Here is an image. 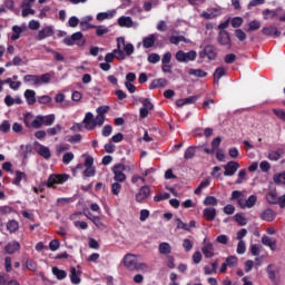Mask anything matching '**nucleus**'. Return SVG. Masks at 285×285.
Listing matches in <instances>:
<instances>
[{"mask_svg":"<svg viewBox=\"0 0 285 285\" xmlns=\"http://www.w3.org/2000/svg\"><path fill=\"white\" fill-rule=\"evenodd\" d=\"M262 244L264 246H268V248H271V250H275V248H277V240H275L268 236L262 237Z\"/></svg>","mask_w":285,"mask_h":285,"instance_id":"obj_30","label":"nucleus"},{"mask_svg":"<svg viewBox=\"0 0 285 285\" xmlns=\"http://www.w3.org/2000/svg\"><path fill=\"white\" fill-rule=\"evenodd\" d=\"M23 81L30 86L39 87V76L37 75H27L23 77Z\"/></svg>","mask_w":285,"mask_h":285,"instance_id":"obj_31","label":"nucleus"},{"mask_svg":"<svg viewBox=\"0 0 285 285\" xmlns=\"http://www.w3.org/2000/svg\"><path fill=\"white\" fill-rule=\"evenodd\" d=\"M121 48L125 50L128 57L135 52V46H132V43H126V39H124V45H121Z\"/></svg>","mask_w":285,"mask_h":285,"instance_id":"obj_42","label":"nucleus"},{"mask_svg":"<svg viewBox=\"0 0 285 285\" xmlns=\"http://www.w3.org/2000/svg\"><path fill=\"white\" fill-rule=\"evenodd\" d=\"M24 125L27 126V128H35V129H39L41 128V126H43V120L41 118V116H37L36 118H33L31 116V114H27L24 115Z\"/></svg>","mask_w":285,"mask_h":285,"instance_id":"obj_3","label":"nucleus"},{"mask_svg":"<svg viewBox=\"0 0 285 285\" xmlns=\"http://www.w3.org/2000/svg\"><path fill=\"white\" fill-rule=\"evenodd\" d=\"M7 230H9V233H17V230H19V223L17 220H9Z\"/></svg>","mask_w":285,"mask_h":285,"instance_id":"obj_43","label":"nucleus"},{"mask_svg":"<svg viewBox=\"0 0 285 285\" xmlns=\"http://www.w3.org/2000/svg\"><path fill=\"white\" fill-rule=\"evenodd\" d=\"M50 79H52L50 73H43L39 76V86H43V83H50Z\"/></svg>","mask_w":285,"mask_h":285,"instance_id":"obj_50","label":"nucleus"},{"mask_svg":"<svg viewBox=\"0 0 285 285\" xmlns=\"http://www.w3.org/2000/svg\"><path fill=\"white\" fill-rule=\"evenodd\" d=\"M217 41L220 46H225L228 50L233 48V41L230 40V33L228 31H219Z\"/></svg>","mask_w":285,"mask_h":285,"instance_id":"obj_8","label":"nucleus"},{"mask_svg":"<svg viewBox=\"0 0 285 285\" xmlns=\"http://www.w3.org/2000/svg\"><path fill=\"white\" fill-rule=\"evenodd\" d=\"M61 246V243L58 239H53L49 243V249L52 250V253H55L56 250H59Z\"/></svg>","mask_w":285,"mask_h":285,"instance_id":"obj_59","label":"nucleus"},{"mask_svg":"<svg viewBox=\"0 0 285 285\" xmlns=\"http://www.w3.org/2000/svg\"><path fill=\"white\" fill-rule=\"evenodd\" d=\"M68 179H70V175L68 174H52L47 180V186L48 188H52V186H55L56 184H65V181H68Z\"/></svg>","mask_w":285,"mask_h":285,"instance_id":"obj_5","label":"nucleus"},{"mask_svg":"<svg viewBox=\"0 0 285 285\" xmlns=\"http://www.w3.org/2000/svg\"><path fill=\"white\" fill-rule=\"evenodd\" d=\"M202 253L206 259L215 257V246L210 243V240H208V238L203 240Z\"/></svg>","mask_w":285,"mask_h":285,"instance_id":"obj_6","label":"nucleus"},{"mask_svg":"<svg viewBox=\"0 0 285 285\" xmlns=\"http://www.w3.org/2000/svg\"><path fill=\"white\" fill-rule=\"evenodd\" d=\"M26 173L23 171H16V177L12 180V184H14V186H21V181H23V179H26Z\"/></svg>","mask_w":285,"mask_h":285,"instance_id":"obj_38","label":"nucleus"},{"mask_svg":"<svg viewBox=\"0 0 285 285\" xmlns=\"http://www.w3.org/2000/svg\"><path fill=\"white\" fill-rule=\"evenodd\" d=\"M259 28H262V22H259L258 20H253L249 22L248 32L259 30Z\"/></svg>","mask_w":285,"mask_h":285,"instance_id":"obj_55","label":"nucleus"},{"mask_svg":"<svg viewBox=\"0 0 285 285\" xmlns=\"http://www.w3.org/2000/svg\"><path fill=\"white\" fill-rule=\"evenodd\" d=\"M197 153V147L190 146L185 150L184 158L185 159H193Z\"/></svg>","mask_w":285,"mask_h":285,"instance_id":"obj_39","label":"nucleus"},{"mask_svg":"<svg viewBox=\"0 0 285 285\" xmlns=\"http://www.w3.org/2000/svg\"><path fill=\"white\" fill-rule=\"evenodd\" d=\"M255 204H257V196L255 195H250L247 199H238V206H240V208H253Z\"/></svg>","mask_w":285,"mask_h":285,"instance_id":"obj_12","label":"nucleus"},{"mask_svg":"<svg viewBox=\"0 0 285 285\" xmlns=\"http://www.w3.org/2000/svg\"><path fill=\"white\" fill-rule=\"evenodd\" d=\"M24 266L26 268H28V271H31L32 273L37 272V262L32 259H27Z\"/></svg>","mask_w":285,"mask_h":285,"instance_id":"obj_52","label":"nucleus"},{"mask_svg":"<svg viewBox=\"0 0 285 285\" xmlns=\"http://www.w3.org/2000/svg\"><path fill=\"white\" fill-rule=\"evenodd\" d=\"M52 275L57 277V279H66L68 277V273L59 267H52Z\"/></svg>","mask_w":285,"mask_h":285,"instance_id":"obj_33","label":"nucleus"},{"mask_svg":"<svg viewBox=\"0 0 285 285\" xmlns=\"http://www.w3.org/2000/svg\"><path fill=\"white\" fill-rule=\"evenodd\" d=\"M203 216L207 222H214L217 217V209L214 207H207L203 210Z\"/></svg>","mask_w":285,"mask_h":285,"instance_id":"obj_21","label":"nucleus"},{"mask_svg":"<svg viewBox=\"0 0 285 285\" xmlns=\"http://www.w3.org/2000/svg\"><path fill=\"white\" fill-rule=\"evenodd\" d=\"M225 263L227 264V266H229V268H235L238 263L237 256H228Z\"/></svg>","mask_w":285,"mask_h":285,"instance_id":"obj_49","label":"nucleus"},{"mask_svg":"<svg viewBox=\"0 0 285 285\" xmlns=\"http://www.w3.org/2000/svg\"><path fill=\"white\" fill-rule=\"evenodd\" d=\"M147 61L149 63H159V61H161V56H159V53H150Z\"/></svg>","mask_w":285,"mask_h":285,"instance_id":"obj_53","label":"nucleus"},{"mask_svg":"<svg viewBox=\"0 0 285 285\" xmlns=\"http://www.w3.org/2000/svg\"><path fill=\"white\" fill-rule=\"evenodd\" d=\"M0 132H10V121L8 120H3L1 124H0Z\"/></svg>","mask_w":285,"mask_h":285,"instance_id":"obj_62","label":"nucleus"},{"mask_svg":"<svg viewBox=\"0 0 285 285\" xmlns=\"http://www.w3.org/2000/svg\"><path fill=\"white\" fill-rule=\"evenodd\" d=\"M65 46H79L80 48L86 46V39H83V33L81 31L75 32L71 37L63 39Z\"/></svg>","mask_w":285,"mask_h":285,"instance_id":"obj_1","label":"nucleus"},{"mask_svg":"<svg viewBox=\"0 0 285 285\" xmlns=\"http://www.w3.org/2000/svg\"><path fill=\"white\" fill-rule=\"evenodd\" d=\"M150 197V187L142 186L139 191L136 194V202L138 204H142L145 199H148Z\"/></svg>","mask_w":285,"mask_h":285,"instance_id":"obj_13","label":"nucleus"},{"mask_svg":"<svg viewBox=\"0 0 285 285\" xmlns=\"http://www.w3.org/2000/svg\"><path fill=\"white\" fill-rule=\"evenodd\" d=\"M95 28L97 37H104L105 35H108V32H110V29L104 24L95 26Z\"/></svg>","mask_w":285,"mask_h":285,"instance_id":"obj_37","label":"nucleus"},{"mask_svg":"<svg viewBox=\"0 0 285 285\" xmlns=\"http://www.w3.org/2000/svg\"><path fill=\"white\" fill-rule=\"evenodd\" d=\"M11 30H12L11 41H17L18 39L21 38V32H23V30H26V26L19 27L17 24H14Z\"/></svg>","mask_w":285,"mask_h":285,"instance_id":"obj_27","label":"nucleus"},{"mask_svg":"<svg viewBox=\"0 0 285 285\" xmlns=\"http://www.w3.org/2000/svg\"><path fill=\"white\" fill-rule=\"evenodd\" d=\"M169 41L170 43H174V46H179L180 41H184V43H190V40L186 39L184 36H171Z\"/></svg>","mask_w":285,"mask_h":285,"instance_id":"obj_35","label":"nucleus"},{"mask_svg":"<svg viewBox=\"0 0 285 285\" xmlns=\"http://www.w3.org/2000/svg\"><path fill=\"white\" fill-rule=\"evenodd\" d=\"M188 75H191L193 77L204 78L208 73L202 69H189Z\"/></svg>","mask_w":285,"mask_h":285,"instance_id":"obj_44","label":"nucleus"},{"mask_svg":"<svg viewBox=\"0 0 285 285\" xmlns=\"http://www.w3.org/2000/svg\"><path fill=\"white\" fill-rule=\"evenodd\" d=\"M97 170L95 169V167H87L85 170H83V175L86 177H95Z\"/></svg>","mask_w":285,"mask_h":285,"instance_id":"obj_63","label":"nucleus"},{"mask_svg":"<svg viewBox=\"0 0 285 285\" xmlns=\"http://www.w3.org/2000/svg\"><path fill=\"white\" fill-rule=\"evenodd\" d=\"M122 264L125 267H127L128 271H135L138 263H137V259H135V255L127 254L122 259Z\"/></svg>","mask_w":285,"mask_h":285,"instance_id":"obj_11","label":"nucleus"},{"mask_svg":"<svg viewBox=\"0 0 285 285\" xmlns=\"http://www.w3.org/2000/svg\"><path fill=\"white\" fill-rule=\"evenodd\" d=\"M117 23L120 28H135V26H137V23L132 21V18L128 16L118 18Z\"/></svg>","mask_w":285,"mask_h":285,"instance_id":"obj_16","label":"nucleus"},{"mask_svg":"<svg viewBox=\"0 0 285 285\" xmlns=\"http://www.w3.org/2000/svg\"><path fill=\"white\" fill-rule=\"evenodd\" d=\"M224 168V176L225 177H233L237 170H239V163L235 160L228 161L226 165L223 166Z\"/></svg>","mask_w":285,"mask_h":285,"instance_id":"obj_7","label":"nucleus"},{"mask_svg":"<svg viewBox=\"0 0 285 285\" xmlns=\"http://www.w3.org/2000/svg\"><path fill=\"white\" fill-rule=\"evenodd\" d=\"M275 184H285V173L278 174L274 176Z\"/></svg>","mask_w":285,"mask_h":285,"instance_id":"obj_64","label":"nucleus"},{"mask_svg":"<svg viewBox=\"0 0 285 285\" xmlns=\"http://www.w3.org/2000/svg\"><path fill=\"white\" fill-rule=\"evenodd\" d=\"M202 17L203 19H207V20L215 19L219 17V9L213 8V9H208L207 11H203Z\"/></svg>","mask_w":285,"mask_h":285,"instance_id":"obj_24","label":"nucleus"},{"mask_svg":"<svg viewBox=\"0 0 285 285\" xmlns=\"http://www.w3.org/2000/svg\"><path fill=\"white\" fill-rule=\"evenodd\" d=\"M141 12H144V9H141L139 4H136L128 11V14L137 17V14H141Z\"/></svg>","mask_w":285,"mask_h":285,"instance_id":"obj_56","label":"nucleus"},{"mask_svg":"<svg viewBox=\"0 0 285 285\" xmlns=\"http://www.w3.org/2000/svg\"><path fill=\"white\" fill-rule=\"evenodd\" d=\"M41 118H42V126H52L56 119L55 114L41 116Z\"/></svg>","mask_w":285,"mask_h":285,"instance_id":"obj_40","label":"nucleus"},{"mask_svg":"<svg viewBox=\"0 0 285 285\" xmlns=\"http://www.w3.org/2000/svg\"><path fill=\"white\" fill-rule=\"evenodd\" d=\"M121 46H124V38H118L117 39V49H114V57L118 59L119 61H124L126 59V53L124 50H121Z\"/></svg>","mask_w":285,"mask_h":285,"instance_id":"obj_14","label":"nucleus"},{"mask_svg":"<svg viewBox=\"0 0 285 285\" xmlns=\"http://www.w3.org/2000/svg\"><path fill=\"white\" fill-rule=\"evenodd\" d=\"M266 202L268 204H277L278 202V198H277V193L275 191H269L267 195H266Z\"/></svg>","mask_w":285,"mask_h":285,"instance_id":"obj_45","label":"nucleus"},{"mask_svg":"<svg viewBox=\"0 0 285 285\" xmlns=\"http://www.w3.org/2000/svg\"><path fill=\"white\" fill-rule=\"evenodd\" d=\"M168 86V80L165 78L155 79L150 85V90H155L156 88H166Z\"/></svg>","mask_w":285,"mask_h":285,"instance_id":"obj_29","label":"nucleus"},{"mask_svg":"<svg viewBox=\"0 0 285 285\" xmlns=\"http://www.w3.org/2000/svg\"><path fill=\"white\" fill-rule=\"evenodd\" d=\"M236 253L237 255H244L246 253V242L238 240Z\"/></svg>","mask_w":285,"mask_h":285,"instance_id":"obj_51","label":"nucleus"},{"mask_svg":"<svg viewBox=\"0 0 285 285\" xmlns=\"http://www.w3.org/2000/svg\"><path fill=\"white\" fill-rule=\"evenodd\" d=\"M36 146H38L36 148L38 155H40V157H43V159H50L52 157V153L50 151V148L39 144V142H36Z\"/></svg>","mask_w":285,"mask_h":285,"instance_id":"obj_17","label":"nucleus"},{"mask_svg":"<svg viewBox=\"0 0 285 285\" xmlns=\"http://www.w3.org/2000/svg\"><path fill=\"white\" fill-rule=\"evenodd\" d=\"M111 170L114 173V181H118L120 184H124V181H126V174H124V171L126 170V165L116 164Z\"/></svg>","mask_w":285,"mask_h":285,"instance_id":"obj_4","label":"nucleus"},{"mask_svg":"<svg viewBox=\"0 0 285 285\" xmlns=\"http://www.w3.org/2000/svg\"><path fill=\"white\" fill-rule=\"evenodd\" d=\"M267 157L271 161H279L282 159V149L269 150Z\"/></svg>","mask_w":285,"mask_h":285,"instance_id":"obj_34","label":"nucleus"},{"mask_svg":"<svg viewBox=\"0 0 285 285\" xmlns=\"http://www.w3.org/2000/svg\"><path fill=\"white\" fill-rule=\"evenodd\" d=\"M55 36V28L52 26H47L43 27L37 36L38 41H43V39H48V37H53Z\"/></svg>","mask_w":285,"mask_h":285,"instance_id":"obj_10","label":"nucleus"},{"mask_svg":"<svg viewBox=\"0 0 285 285\" xmlns=\"http://www.w3.org/2000/svg\"><path fill=\"white\" fill-rule=\"evenodd\" d=\"M157 41V33H150L149 36L142 38L144 48H153Z\"/></svg>","mask_w":285,"mask_h":285,"instance_id":"obj_22","label":"nucleus"},{"mask_svg":"<svg viewBox=\"0 0 285 285\" xmlns=\"http://www.w3.org/2000/svg\"><path fill=\"white\" fill-rule=\"evenodd\" d=\"M263 35H266L267 37H281L282 32L277 29V27H265L263 28Z\"/></svg>","mask_w":285,"mask_h":285,"instance_id":"obj_25","label":"nucleus"},{"mask_svg":"<svg viewBox=\"0 0 285 285\" xmlns=\"http://www.w3.org/2000/svg\"><path fill=\"white\" fill-rule=\"evenodd\" d=\"M235 222L239 224V226H246V224H248V220L245 216H243V214H236Z\"/></svg>","mask_w":285,"mask_h":285,"instance_id":"obj_54","label":"nucleus"},{"mask_svg":"<svg viewBox=\"0 0 285 285\" xmlns=\"http://www.w3.org/2000/svg\"><path fill=\"white\" fill-rule=\"evenodd\" d=\"M134 271L137 273H150V265L147 263H137Z\"/></svg>","mask_w":285,"mask_h":285,"instance_id":"obj_36","label":"nucleus"},{"mask_svg":"<svg viewBox=\"0 0 285 285\" xmlns=\"http://www.w3.org/2000/svg\"><path fill=\"white\" fill-rule=\"evenodd\" d=\"M226 76V68L224 67H218L215 71H214V83L216 86H219V79H222V77Z\"/></svg>","mask_w":285,"mask_h":285,"instance_id":"obj_28","label":"nucleus"},{"mask_svg":"<svg viewBox=\"0 0 285 285\" xmlns=\"http://www.w3.org/2000/svg\"><path fill=\"white\" fill-rule=\"evenodd\" d=\"M4 104L10 108L11 106H14V104H17L18 106H21V104H23V100H21V97L19 96H17L16 98H12V96L7 95L4 98Z\"/></svg>","mask_w":285,"mask_h":285,"instance_id":"obj_26","label":"nucleus"},{"mask_svg":"<svg viewBox=\"0 0 285 285\" xmlns=\"http://www.w3.org/2000/svg\"><path fill=\"white\" fill-rule=\"evenodd\" d=\"M219 202L214 196H207L204 200V206H217Z\"/></svg>","mask_w":285,"mask_h":285,"instance_id":"obj_48","label":"nucleus"},{"mask_svg":"<svg viewBox=\"0 0 285 285\" xmlns=\"http://www.w3.org/2000/svg\"><path fill=\"white\" fill-rule=\"evenodd\" d=\"M21 249V244L17 240L10 242L6 247L4 250L8 255H14L18 250Z\"/></svg>","mask_w":285,"mask_h":285,"instance_id":"obj_20","label":"nucleus"},{"mask_svg":"<svg viewBox=\"0 0 285 285\" xmlns=\"http://www.w3.org/2000/svg\"><path fill=\"white\" fill-rule=\"evenodd\" d=\"M59 132H61V127L59 125L47 129V134H49L51 137H55V135H59Z\"/></svg>","mask_w":285,"mask_h":285,"instance_id":"obj_60","label":"nucleus"},{"mask_svg":"<svg viewBox=\"0 0 285 285\" xmlns=\"http://www.w3.org/2000/svg\"><path fill=\"white\" fill-rule=\"evenodd\" d=\"M116 16H117V9H114V10L97 13L96 19L97 21L101 22V21H108L110 19H115Z\"/></svg>","mask_w":285,"mask_h":285,"instance_id":"obj_15","label":"nucleus"},{"mask_svg":"<svg viewBox=\"0 0 285 285\" xmlns=\"http://www.w3.org/2000/svg\"><path fill=\"white\" fill-rule=\"evenodd\" d=\"M205 55L210 60L216 59L217 57V53L215 52V48L213 46L205 47Z\"/></svg>","mask_w":285,"mask_h":285,"instance_id":"obj_41","label":"nucleus"},{"mask_svg":"<svg viewBox=\"0 0 285 285\" xmlns=\"http://www.w3.org/2000/svg\"><path fill=\"white\" fill-rule=\"evenodd\" d=\"M176 228L178 230H187V232L189 230L188 224L183 223L179 218H176Z\"/></svg>","mask_w":285,"mask_h":285,"instance_id":"obj_61","label":"nucleus"},{"mask_svg":"<svg viewBox=\"0 0 285 285\" xmlns=\"http://www.w3.org/2000/svg\"><path fill=\"white\" fill-rule=\"evenodd\" d=\"M210 186V180H203L199 186L195 189V195H202L203 188H208Z\"/></svg>","mask_w":285,"mask_h":285,"instance_id":"obj_47","label":"nucleus"},{"mask_svg":"<svg viewBox=\"0 0 285 285\" xmlns=\"http://www.w3.org/2000/svg\"><path fill=\"white\" fill-rule=\"evenodd\" d=\"M82 124L85 125L86 130H95V115L92 112H87Z\"/></svg>","mask_w":285,"mask_h":285,"instance_id":"obj_18","label":"nucleus"},{"mask_svg":"<svg viewBox=\"0 0 285 285\" xmlns=\"http://www.w3.org/2000/svg\"><path fill=\"white\" fill-rule=\"evenodd\" d=\"M158 252L160 255H170L173 253V247L168 243H160Z\"/></svg>","mask_w":285,"mask_h":285,"instance_id":"obj_32","label":"nucleus"},{"mask_svg":"<svg viewBox=\"0 0 285 285\" xmlns=\"http://www.w3.org/2000/svg\"><path fill=\"white\" fill-rule=\"evenodd\" d=\"M69 277L70 282L73 285H79L81 284V268L80 267H70L69 269Z\"/></svg>","mask_w":285,"mask_h":285,"instance_id":"obj_9","label":"nucleus"},{"mask_svg":"<svg viewBox=\"0 0 285 285\" xmlns=\"http://www.w3.org/2000/svg\"><path fill=\"white\" fill-rule=\"evenodd\" d=\"M175 57L180 63H188L189 61H195L197 59V51L191 50L185 52L184 50H179L176 52Z\"/></svg>","mask_w":285,"mask_h":285,"instance_id":"obj_2","label":"nucleus"},{"mask_svg":"<svg viewBox=\"0 0 285 285\" xmlns=\"http://www.w3.org/2000/svg\"><path fill=\"white\" fill-rule=\"evenodd\" d=\"M24 99L29 106H33V104H37V92L31 89H27L24 91Z\"/></svg>","mask_w":285,"mask_h":285,"instance_id":"obj_23","label":"nucleus"},{"mask_svg":"<svg viewBox=\"0 0 285 285\" xmlns=\"http://www.w3.org/2000/svg\"><path fill=\"white\" fill-rule=\"evenodd\" d=\"M111 193L118 196L121 193V183L115 181L111 184Z\"/></svg>","mask_w":285,"mask_h":285,"instance_id":"obj_57","label":"nucleus"},{"mask_svg":"<svg viewBox=\"0 0 285 285\" xmlns=\"http://www.w3.org/2000/svg\"><path fill=\"white\" fill-rule=\"evenodd\" d=\"M72 159H75V154L72 153H65L62 156V161L63 164H66V166H68V164H70V161H72Z\"/></svg>","mask_w":285,"mask_h":285,"instance_id":"obj_58","label":"nucleus"},{"mask_svg":"<svg viewBox=\"0 0 285 285\" xmlns=\"http://www.w3.org/2000/svg\"><path fill=\"white\" fill-rule=\"evenodd\" d=\"M275 217H277V214L271 208L261 213V219H263V222H275Z\"/></svg>","mask_w":285,"mask_h":285,"instance_id":"obj_19","label":"nucleus"},{"mask_svg":"<svg viewBox=\"0 0 285 285\" xmlns=\"http://www.w3.org/2000/svg\"><path fill=\"white\" fill-rule=\"evenodd\" d=\"M247 170L246 169H240L238 171V178L236 179L235 184H244L248 177L246 176Z\"/></svg>","mask_w":285,"mask_h":285,"instance_id":"obj_46","label":"nucleus"}]
</instances>
